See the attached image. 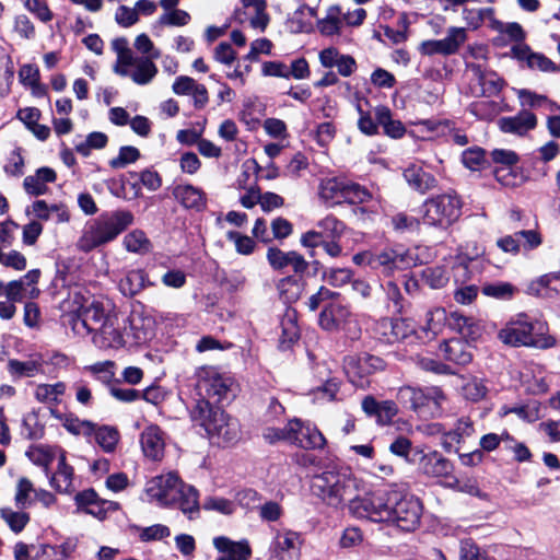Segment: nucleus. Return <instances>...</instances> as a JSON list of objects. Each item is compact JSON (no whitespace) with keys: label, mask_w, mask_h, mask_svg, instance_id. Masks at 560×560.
<instances>
[{"label":"nucleus","mask_w":560,"mask_h":560,"mask_svg":"<svg viewBox=\"0 0 560 560\" xmlns=\"http://www.w3.org/2000/svg\"><path fill=\"white\" fill-rule=\"evenodd\" d=\"M398 399L408 408L420 411L423 407L429 406L431 402L438 404L436 399L429 394H425L420 388L411 386L401 387L398 392Z\"/></svg>","instance_id":"a878e982"},{"label":"nucleus","mask_w":560,"mask_h":560,"mask_svg":"<svg viewBox=\"0 0 560 560\" xmlns=\"http://www.w3.org/2000/svg\"><path fill=\"white\" fill-rule=\"evenodd\" d=\"M440 350L445 360L457 365H467L472 360L471 347L465 340L453 338L445 341Z\"/></svg>","instance_id":"4be33fe9"},{"label":"nucleus","mask_w":560,"mask_h":560,"mask_svg":"<svg viewBox=\"0 0 560 560\" xmlns=\"http://www.w3.org/2000/svg\"><path fill=\"white\" fill-rule=\"evenodd\" d=\"M139 158L140 151L136 147L126 145L120 148L118 155L112 159L109 164L114 170H119L135 163Z\"/></svg>","instance_id":"de8ad7c7"},{"label":"nucleus","mask_w":560,"mask_h":560,"mask_svg":"<svg viewBox=\"0 0 560 560\" xmlns=\"http://www.w3.org/2000/svg\"><path fill=\"white\" fill-rule=\"evenodd\" d=\"M413 265V257L401 249H384L373 254L370 258L371 268L378 270L385 276H390L395 270H405Z\"/></svg>","instance_id":"ddd939ff"},{"label":"nucleus","mask_w":560,"mask_h":560,"mask_svg":"<svg viewBox=\"0 0 560 560\" xmlns=\"http://www.w3.org/2000/svg\"><path fill=\"white\" fill-rule=\"evenodd\" d=\"M491 159L494 163L502 165V168L512 167L520 161L518 155L514 151L505 149L493 150Z\"/></svg>","instance_id":"774afa93"},{"label":"nucleus","mask_w":560,"mask_h":560,"mask_svg":"<svg viewBox=\"0 0 560 560\" xmlns=\"http://www.w3.org/2000/svg\"><path fill=\"white\" fill-rule=\"evenodd\" d=\"M311 491L323 503L335 509H341L348 503L350 510L354 500L363 499L355 497L354 480L336 469L314 475L311 480Z\"/></svg>","instance_id":"7ed1b4c3"},{"label":"nucleus","mask_w":560,"mask_h":560,"mask_svg":"<svg viewBox=\"0 0 560 560\" xmlns=\"http://www.w3.org/2000/svg\"><path fill=\"white\" fill-rule=\"evenodd\" d=\"M56 177H25L23 186L32 196L45 195L48 191L47 183L55 182Z\"/></svg>","instance_id":"3c124183"},{"label":"nucleus","mask_w":560,"mask_h":560,"mask_svg":"<svg viewBox=\"0 0 560 560\" xmlns=\"http://www.w3.org/2000/svg\"><path fill=\"white\" fill-rule=\"evenodd\" d=\"M282 334L280 338V345L282 348H289L293 342L300 338V329L296 324L295 312H287L282 322Z\"/></svg>","instance_id":"c9c22d12"},{"label":"nucleus","mask_w":560,"mask_h":560,"mask_svg":"<svg viewBox=\"0 0 560 560\" xmlns=\"http://www.w3.org/2000/svg\"><path fill=\"white\" fill-rule=\"evenodd\" d=\"M374 116L378 125L384 129V133L390 138L399 139L405 132L406 128L399 120L392 118L390 109L386 106H378L374 109Z\"/></svg>","instance_id":"c85d7f7f"},{"label":"nucleus","mask_w":560,"mask_h":560,"mask_svg":"<svg viewBox=\"0 0 560 560\" xmlns=\"http://www.w3.org/2000/svg\"><path fill=\"white\" fill-rule=\"evenodd\" d=\"M276 287L280 298L287 303L294 302L300 298L301 281L296 275L280 279Z\"/></svg>","instance_id":"f704fd0d"},{"label":"nucleus","mask_w":560,"mask_h":560,"mask_svg":"<svg viewBox=\"0 0 560 560\" xmlns=\"http://www.w3.org/2000/svg\"><path fill=\"white\" fill-rule=\"evenodd\" d=\"M423 206V223L440 229H447L462 214V202L456 195L452 194L430 198L425 200Z\"/></svg>","instance_id":"6e6552de"},{"label":"nucleus","mask_w":560,"mask_h":560,"mask_svg":"<svg viewBox=\"0 0 560 560\" xmlns=\"http://www.w3.org/2000/svg\"><path fill=\"white\" fill-rule=\"evenodd\" d=\"M467 40L466 28L450 27L443 39H430L420 44L419 50L422 55L432 56L435 54L448 56L456 54L460 46Z\"/></svg>","instance_id":"f8f14e48"},{"label":"nucleus","mask_w":560,"mask_h":560,"mask_svg":"<svg viewBox=\"0 0 560 560\" xmlns=\"http://www.w3.org/2000/svg\"><path fill=\"white\" fill-rule=\"evenodd\" d=\"M125 248L130 253L145 254L151 249V242L141 230H133L124 237Z\"/></svg>","instance_id":"4c0bfd02"},{"label":"nucleus","mask_w":560,"mask_h":560,"mask_svg":"<svg viewBox=\"0 0 560 560\" xmlns=\"http://www.w3.org/2000/svg\"><path fill=\"white\" fill-rule=\"evenodd\" d=\"M351 311L340 302L328 303L319 313L318 324L327 331L341 329L350 319Z\"/></svg>","instance_id":"a211bd4d"},{"label":"nucleus","mask_w":560,"mask_h":560,"mask_svg":"<svg viewBox=\"0 0 560 560\" xmlns=\"http://www.w3.org/2000/svg\"><path fill=\"white\" fill-rule=\"evenodd\" d=\"M416 326L408 318H396L390 320V335L393 341H401L415 334Z\"/></svg>","instance_id":"c03bdc74"},{"label":"nucleus","mask_w":560,"mask_h":560,"mask_svg":"<svg viewBox=\"0 0 560 560\" xmlns=\"http://www.w3.org/2000/svg\"><path fill=\"white\" fill-rule=\"evenodd\" d=\"M95 435L96 443L105 451L106 453H112L119 440V433L116 428L102 425L94 429L93 431Z\"/></svg>","instance_id":"e433bc0d"},{"label":"nucleus","mask_w":560,"mask_h":560,"mask_svg":"<svg viewBox=\"0 0 560 560\" xmlns=\"http://www.w3.org/2000/svg\"><path fill=\"white\" fill-rule=\"evenodd\" d=\"M499 124L502 131L523 136L537 126V118L528 110H521L516 116L501 118Z\"/></svg>","instance_id":"5701e85b"},{"label":"nucleus","mask_w":560,"mask_h":560,"mask_svg":"<svg viewBox=\"0 0 560 560\" xmlns=\"http://www.w3.org/2000/svg\"><path fill=\"white\" fill-rule=\"evenodd\" d=\"M389 451L399 457H402L409 464H416L421 453V448L413 447L409 439L398 436L389 445Z\"/></svg>","instance_id":"72a5a7b5"},{"label":"nucleus","mask_w":560,"mask_h":560,"mask_svg":"<svg viewBox=\"0 0 560 560\" xmlns=\"http://www.w3.org/2000/svg\"><path fill=\"white\" fill-rule=\"evenodd\" d=\"M140 444L145 457L160 460L164 455V433L160 427L151 424L140 435Z\"/></svg>","instance_id":"6ab92c4d"},{"label":"nucleus","mask_w":560,"mask_h":560,"mask_svg":"<svg viewBox=\"0 0 560 560\" xmlns=\"http://www.w3.org/2000/svg\"><path fill=\"white\" fill-rule=\"evenodd\" d=\"M392 224L397 232H413L419 229L420 221L416 217L399 212L392 217Z\"/></svg>","instance_id":"09e8293b"},{"label":"nucleus","mask_w":560,"mask_h":560,"mask_svg":"<svg viewBox=\"0 0 560 560\" xmlns=\"http://www.w3.org/2000/svg\"><path fill=\"white\" fill-rule=\"evenodd\" d=\"M446 322L450 328L456 330L465 338L474 334L475 325L472 319L457 312H452L448 316L446 315Z\"/></svg>","instance_id":"a19ab883"},{"label":"nucleus","mask_w":560,"mask_h":560,"mask_svg":"<svg viewBox=\"0 0 560 560\" xmlns=\"http://www.w3.org/2000/svg\"><path fill=\"white\" fill-rule=\"evenodd\" d=\"M324 278L332 287H342L351 282L352 271L349 268H331Z\"/></svg>","instance_id":"4d7b16f0"},{"label":"nucleus","mask_w":560,"mask_h":560,"mask_svg":"<svg viewBox=\"0 0 560 560\" xmlns=\"http://www.w3.org/2000/svg\"><path fill=\"white\" fill-rule=\"evenodd\" d=\"M199 493L196 488L192 486H187L183 483L180 489V495L177 499L175 505L179 508V510L188 516L189 520H195L199 516L200 504H199Z\"/></svg>","instance_id":"bb28decb"},{"label":"nucleus","mask_w":560,"mask_h":560,"mask_svg":"<svg viewBox=\"0 0 560 560\" xmlns=\"http://www.w3.org/2000/svg\"><path fill=\"white\" fill-rule=\"evenodd\" d=\"M214 548L221 553L215 560H248L252 550L246 540L234 541L225 536L213 538Z\"/></svg>","instance_id":"aec40b11"},{"label":"nucleus","mask_w":560,"mask_h":560,"mask_svg":"<svg viewBox=\"0 0 560 560\" xmlns=\"http://www.w3.org/2000/svg\"><path fill=\"white\" fill-rule=\"evenodd\" d=\"M339 296V292L331 291L328 288L322 285L315 294L310 296L307 305L311 311H316L322 303L328 301L329 303L336 302L335 300H337Z\"/></svg>","instance_id":"5fc2aeb1"},{"label":"nucleus","mask_w":560,"mask_h":560,"mask_svg":"<svg viewBox=\"0 0 560 560\" xmlns=\"http://www.w3.org/2000/svg\"><path fill=\"white\" fill-rule=\"evenodd\" d=\"M481 291L487 296L499 300H510L513 298L517 289L509 282L499 281L493 283H486Z\"/></svg>","instance_id":"ea45409f"},{"label":"nucleus","mask_w":560,"mask_h":560,"mask_svg":"<svg viewBox=\"0 0 560 560\" xmlns=\"http://www.w3.org/2000/svg\"><path fill=\"white\" fill-rule=\"evenodd\" d=\"M133 214L128 210L104 212L89 222L78 241V248L89 253L114 241L133 223Z\"/></svg>","instance_id":"f03ea898"},{"label":"nucleus","mask_w":560,"mask_h":560,"mask_svg":"<svg viewBox=\"0 0 560 560\" xmlns=\"http://www.w3.org/2000/svg\"><path fill=\"white\" fill-rule=\"evenodd\" d=\"M266 257L273 270L283 271L285 268H291L299 277H302L310 266L303 255L295 250L283 252L278 247H269Z\"/></svg>","instance_id":"4468645a"},{"label":"nucleus","mask_w":560,"mask_h":560,"mask_svg":"<svg viewBox=\"0 0 560 560\" xmlns=\"http://www.w3.org/2000/svg\"><path fill=\"white\" fill-rule=\"evenodd\" d=\"M107 143V136L103 132L90 133L85 141L75 145V150L82 155H88L91 149H103Z\"/></svg>","instance_id":"8fccbe9b"},{"label":"nucleus","mask_w":560,"mask_h":560,"mask_svg":"<svg viewBox=\"0 0 560 560\" xmlns=\"http://www.w3.org/2000/svg\"><path fill=\"white\" fill-rule=\"evenodd\" d=\"M232 381L224 377L213 369L203 371L199 375L196 389L200 399L212 402L213 406L230 401L234 396L232 393Z\"/></svg>","instance_id":"1a4fd4ad"},{"label":"nucleus","mask_w":560,"mask_h":560,"mask_svg":"<svg viewBox=\"0 0 560 560\" xmlns=\"http://www.w3.org/2000/svg\"><path fill=\"white\" fill-rule=\"evenodd\" d=\"M63 427L73 434H84L91 435L95 429V424L91 421L84 420L80 421L79 419H73L67 417L63 422Z\"/></svg>","instance_id":"680f3d73"},{"label":"nucleus","mask_w":560,"mask_h":560,"mask_svg":"<svg viewBox=\"0 0 560 560\" xmlns=\"http://www.w3.org/2000/svg\"><path fill=\"white\" fill-rule=\"evenodd\" d=\"M460 492L471 497H476L482 501L490 500V495L479 488L477 479L472 476H463Z\"/></svg>","instance_id":"bf43d9fd"},{"label":"nucleus","mask_w":560,"mask_h":560,"mask_svg":"<svg viewBox=\"0 0 560 560\" xmlns=\"http://www.w3.org/2000/svg\"><path fill=\"white\" fill-rule=\"evenodd\" d=\"M34 491L33 483L26 477H22L19 479L16 493H15V504L18 508H25L28 503L30 493Z\"/></svg>","instance_id":"338daca9"},{"label":"nucleus","mask_w":560,"mask_h":560,"mask_svg":"<svg viewBox=\"0 0 560 560\" xmlns=\"http://www.w3.org/2000/svg\"><path fill=\"white\" fill-rule=\"evenodd\" d=\"M170 535L171 530L166 525L155 524L144 527L140 533V539L142 541L161 540Z\"/></svg>","instance_id":"0e129e2a"},{"label":"nucleus","mask_w":560,"mask_h":560,"mask_svg":"<svg viewBox=\"0 0 560 560\" xmlns=\"http://www.w3.org/2000/svg\"><path fill=\"white\" fill-rule=\"evenodd\" d=\"M464 165L471 172H479L483 170L488 163L486 159V151L479 147H472L465 150L462 154Z\"/></svg>","instance_id":"58836bf2"},{"label":"nucleus","mask_w":560,"mask_h":560,"mask_svg":"<svg viewBox=\"0 0 560 560\" xmlns=\"http://www.w3.org/2000/svg\"><path fill=\"white\" fill-rule=\"evenodd\" d=\"M147 282L148 276L143 270H130L120 280L119 290L126 296H133L145 288Z\"/></svg>","instance_id":"2f4dec72"},{"label":"nucleus","mask_w":560,"mask_h":560,"mask_svg":"<svg viewBox=\"0 0 560 560\" xmlns=\"http://www.w3.org/2000/svg\"><path fill=\"white\" fill-rule=\"evenodd\" d=\"M1 517L5 521L12 532L21 533L30 522V515L26 512H15L11 509H1Z\"/></svg>","instance_id":"79ce46f5"},{"label":"nucleus","mask_w":560,"mask_h":560,"mask_svg":"<svg viewBox=\"0 0 560 560\" xmlns=\"http://www.w3.org/2000/svg\"><path fill=\"white\" fill-rule=\"evenodd\" d=\"M294 429H292V420H290L284 428L267 427L262 431L264 440L269 444H275L280 441L291 443Z\"/></svg>","instance_id":"37998d69"},{"label":"nucleus","mask_w":560,"mask_h":560,"mask_svg":"<svg viewBox=\"0 0 560 560\" xmlns=\"http://www.w3.org/2000/svg\"><path fill=\"white\" fill-rule=\"evenodd\" d=\"M106 319L107 314L104 311L103 304L92 301L90 304L80 306L71 315L70 324L74 334L85 336L96 334Z\"/></svg>","instance_id":"9b49d317"},{"label":"nucleus","mask_w":560,"mask_h":560,"mask_svg":"<svg viewBox=\"0 0 560 560\" xmlns=\"http://www.w3.org/2000/svg\"><path fill=\"white\" fill-rule=\"evenodd\" d=\"M514 57L521 61L526 62L527 67L532 70H539L542 72L558 71L557 65L542 54L534 52L527 45L517 44L512 48Z\"/></svg>","instance_id":"412c9836"},{"label":"nucleus","mask_w":560,"mask_h":560,"mask_svg":"<svg viewBox=\"0 0 560 560\" xmlns=\"http://www.w3.org/2000/svg\"><path fill=\"white\" fill-rule=\"evenodd\" d=\"M499 338L512 347L525 346L539 349H547L556 342L555 338L548 335L545 322L532 319L526 314H518L515 319L508 323L499 331Z\"/></svg>","instance_id":"20e7f679"},{"label":"nucleus","mask_w":560,"mask_h":560,"mask_svg":"<svg viewBox=\"0 0 560 560\" xmlns=\"http://www.w3.org/2000/svg\"><path fill=\"white\" fill-rule=\"evenodd\" d=\"M191 420L199 423L208 434L217 435L224 442H234L238 436V423L218 405L198 399L190 411Z\"/></svg>","instance_id":"423d86ee"},{"label":"nucleus","mask_w":560,"mask_h":560,"mask_svg":"<svg viewBox=\"0 0 560 560\" xmlns=\"http://www.w3.org/2000/svg\"><path fill=\"white\" fill-rule=\"evenodd\" d=\"M183 481L175 472L160 475L147 483V494L161 506H173L180 495Z\"/></svg>","instance_id":"9d476101"},{"label":"nucleus","mask_w":560,"mask_h":560,"mask_svg":"<svg viewBox=\"0 0 560 560\" xmlns=\"http://www.w3.org/2000/svg\"><path fill=\"white\" fill-rule=\"evenodd\" d=\"M245 9L244 14L249 18V23L254 28L264 31L268 23L269 18L266 13L265 0H242Z\"/></svg>","instance_id":"c756f323"},{"label":"nucleus","mask_w":560,"mask_h":560,"mask_svg":"<svg viewBox=\"0 0 560 560\" xmlns=\"http://www.w3.org/2000/svg\"><path fill=\"white\" fill-rule=\"evenodd\" d=\"M107 186L113 195L126 200H133L141 192L140 180L131 177H109Z\"/></svg>","instance_id":"393cba45"},{"label":"nucleus","mask_w":560,"mask_h":560,"mask_svg":"<svg viewBox=\"0 0 560 560\" xmlns=\"http://www.w3.org/2000/svg\"><path fill=\"white\" fill-rule=\"evenodd\" d=\"M350 513L372 522H388L401 530L411 532L420 524L422 503L417 497L398 490L377 491L354 500Z\"/></svg>","instance_id":"f257e3e1"},{"label":"nucleus","mask_w":560,"mask_h":560,"mask_svg":"<svg viewBox=\"0 0 560 560\" xmlns=\"http://www.w3.org/2000/svg\"><path fill=\"white\" fill-rule=\"evenodd\" d=\"M446 320V312L444 308H435L427 313V325L424 329L434 336L442 330L443 322Z\"/></svg>","instance_id":"6e6d98bb"},{"label":"nucleus","mask_w":560,"mask_h":560,"mask_svg":"<svg viewBox=\"0 0 560 560\" xmlns=\"http://www.w3.org/2000/svg\"><path fill=\"white\" fill-rule=\"evenodd\" d=\"M418 365L428 372H433L435 374H455V371L448 364H445L439 360L432 358H420L418 361Z\"/></svg>","instance_id":"e2e57ef3"},{"label":"nucleus","mask_w":560,"mask_h":560,"mask_svg":"<svg viewBox=\"0 0 560 560\" xmlns=\"http://www.w3.org/2000/svg\"><path fill=\"white\" fill-rule=\"evenodd\" d=\"M317 226L320 229V232L324 233L325 240L339 238L345 231L343 222L331 215L320 220Z\"/></svg>","instance_id":"a18cd8bd"},{"label":"nucleus","mask_w":560,"mask_h":560,"mask_svg":"<svg viewBox=\"0 0 560 560\" xmlns=\"http://www.w3.org/2000/svg\"><path fill=\"white\" fill-rule=\"evenodd\" d=\"M137 320L140 318L108 313L107 319L93 335V343L100 349H118L126 345V337H132L135 343L144 342L148 334L137 326Z\"/></svg>","instance_id":"39448f33"},{"label":"nucleus","mask_w":560,"mask_h":560,"mask_svg":"<svg viewBox=\"0 0 560 560\" xmlns=\"http://www.w3.org/2000/svg\"><path fill=\"white\" fill-rule=\"evenodd\" d=\"M190 21V15L179 9H174L161 15L160 22L163 25L184 26Z\"/></svg>","instance_id":"052dcab7"},{"label":"nucleus","mask_w":560,"mask_h":560,"mask_svg":"<svg viewBox=\"0 0 560 560\" xmlns=\"http://www.w3.org/2000/svg\"><path fill=\"white\" fill-rule=\"evenodd\" d=\"M172 194L186 209L200 211L205 208L206 199L203 191L192 185H177L173 188Z\"/></svg>","instance_id":"b1692460"},{"label":"nucleus","mask_w":560,"mask_h":560,"mask_svg":"<svg viewBox=\"0 0 560 560\" xmlns=\"http://www.w3.org/2000/svg\"><path fill=\"white\" fill-rule=\"evenodd\" d=\"M202 508L203 510L217 511L224 515H230L234 512V504L232 501L218 497L206 498L202 503Z\"/></svg>","instance_id":"603ef678"},{"label":"nucleus","mask_w":560,"mask_h":560,"mask_svg":"<svg viewBox=\"0 0 560 560\" xmlns=\"http://www.w3.org/2000/svg\"><path fill=\"white\" fill-rule=\"evenodd\" d=\"M228 238L235 243L237 253L242 255H249L255 248V242L249 236L241 235L238 232H229Z\"/></svg>","instance_id":"69168bd1"},{"label":"nucleus","mask_w":560,"mask_h":560,"mask_svg":"<svg viewBox=\"0 0 560 560\" xmlns=\"http://www.w3.org/2000/svg\"><path fill=\"white\" fill-rule=\"evenodd\" d=\"M416 464L421 474L429 478H447L454 472V464L438 451L424 453L421 448Z\"/></svg>","instance_id":"2eb2a0df"},{"label":"nucleus","mask_w":560,"mask_h":560,"mask_svg":"<svg viewBox=\"0 0 560 560\" xmlns=\"http://www.w3.org/2000/svg\"><path fill=\"white\" fill-rule=\"evenodd\" d=\"M292 429L294 433L291 444L304 450H323L326 445V439L323 433L310 423H303L300 419H292Z\"/></svg>","instance_id":"dca6fc26"},{"label":"nucleus","mask_w":560,"mask_h":560,"mask_svg":"<svg viewBox=\"0 0 560 560\" xmlns=\"http://www.w3.org/2000/svg\"><path fill=\"white\" fill-rule=\"evenodd\" d=\"M116 73L130 78L138 85H147L155 78L158 68L153 59L135 56L128 66H122Z\"/></svg>","instance_id":"f3484780"},{"label":"nucleus","mask_w":560,"mask_h":560,"mask_svg":"<svg viewBox=\"0 0 560 560\" xmlns=\"http://www.w3.org/2000/svg\"><path fill=\"white\" fill-rule=\"evenodd\" d=\"M342 12L339 7L332 5L327 10L324 19L317 22V28L322 35L334 36L338 35L342 28Z\"/></svg>","instance_id":"473e14b6"},{"label":"nucleus","mask_w":560,"mask_h":560,"mask_svg":"<svg viewBox=\"0 0 560 560\" xmlns=\"http://www.w3.org/2000/svg\"><path fill=\"white\" fill-rule=\"evenodd\" d=\"M300 536L294 532L278 535L275 542V551L281 560H292L300 549Z\"/></svg>","instance_id":"cd10ccee"},{"label":"nucleus","mask_w":560,"mask_h":560,"mask_svg":"<svg viewBox=\"0 0 560 560\" xmlns=\"http://www.w3.org/2000/svg\"><path fill=\"white\" fill-rule=\"evenodd\" d=\"M73 468L67 464L66 455L59 456L57 472L50 478V486L60 493H68L72 487Z\"/></svg>","instance_id":"7c9ffc66"},{"label":"nucleus","mask_w":560,"mask_h":560,"mask_svg":"<svg viewBox=\"0 0 560 560\" xmlns=\"http://www.w3.org/2000/svg\"><path fill=\"white\" fill-rule=\"evenodd\" d=\"M319 197L328 206L355 205L368 201L371 194L361 185L346 180V177H325L319 184Z\"/></svg>","instance_id":"0eeeda50"},{"label":"nucleus","mask_w":560,"mask_h":560,"mask_svg":"<svg viewBox=\"0 0 560 560\" xmlns=\"http://www.w3.org/2000/svg\"><path fill=\"white\" fill-rule=\"evenodd\" d=\"M463 395L472 401H478L482 399L487 394V387L478 378H472L467 382L463 388Z\"/></svg>","instance_id":"13d9d810"},{"label":"nucleus","mask_w":560,"mask_h":560,"mask_svg":"<svg viewBox=\"0 0 560 560\" xmlns=\"http://www.w3.org/2000/svg\"><path fill=\"white\" fill-rule=\"evenodd\" d=\"M112 48L117 55V62L114 68L115 72L122 66H128L131 58L135 57L133 52L128 46V40L124 37L113 39Z\"/></svg>","instance_id":"49530a36"},{"label":"nucleus","mask_w":560,"mask_h":560,"mask_svg":"<svg viewBox=\"0 0 560 560\" xmlns=\"http://www.w3.org/2000/svg\"><path fill=\"white\" fill-rule=\"evenodd\" d=\"M422 276L425 283L432 289L443 288L448 281L444 269L441 267L425 268Z\"/></svg>","instance_id":"864d4df0"}]
</instances>
